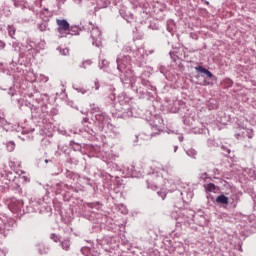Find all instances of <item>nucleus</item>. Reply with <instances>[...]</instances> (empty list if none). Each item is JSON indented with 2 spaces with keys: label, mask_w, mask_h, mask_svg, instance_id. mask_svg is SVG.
Returning a JSON list of instances; mask_svg holds the SVG:
<instances>
[{
  "label": "nucleus",
  "mask_w": 256,
  "mask_h": 256,
  "mask_svg": "<svg viewBox=\"0 0 256 256\" xmlns=\"http://www.w3.org/2000/svg\"><path fill=\"white\" fill-rule=\"evenodd\" d=\"M56 24L58 26L57 31L60 35H65V33H67L71 27L69 22H67L65 19H56Z\"/></svg>",
  "instance_id": "obj_1"
},
{
  "label": "nucleus",
  "mask_w": 256,
  "mask_h": 256,
  "mask_svg": "<svg viewBox=\"0 0 256 256\" xmlns=\"http://www.w3.org/2000/svg\"><path fill=\"white\" fill-rule=\"evenodd\" d=\"M195 70L198 71L199 73H204V75H207L209 79H213L215 77L211 71L207 70L203 66H197L195 67Z\"/></svg>",
  "instance_id": "obj_2"
},
{
  "label": "nucleus",
  "mask_w": 256,
  "mask_h": 256,
  "mask_svg": "<svg viewBox=\"0 0 256 256\" xmlns=\"http://www.w3.org/2000/svg\"><path fill=\"white\" fill-rule=\"evenodd\" d=\"M91 37L93 41H99V39H101V30H99V28H93L91 31Z\"/></svg>",
  "instance_id": "obj_3"
},
{
  "label": "nucleus",
  "mask_w": 256,
  "mask_h": 256,
  "mask_svg": "<svg viewBox=\"0 0 256 256\" xmlns=\"http://www.w3.org/2000/svg\"><path fill=\"white\" fill-rule=\"evenodd\" d=\"M216 202L221 203L222 205H229V198L222 194L216 198Z\"/></svg>",
  "instance_id": "obj_4"
},
{
  "label": "nucleus",
  "mask_w": 256,
  "mask_h": 256,
  "mask_svg": "<svg viewBox=\"0 0 256 256\" xmlns=\"http://www.w3.org/2000/svg\"><path fill=\"white\" fill-rule=\"evenodd\" d=\"M204 189H205L206 193H213L217 190V186L213 183H208V184L204 185Z\"/></svg>",
  "instance_id": "obj_5"
},
{
  "label": "nucleus",
  "mask_w": 256,
  "mask_h": 256,
  "mask_svg": "<svg viewBox=\"0 0 256 256\" xmlns=\"http://www.w3.org/2000/svg\"><path fill=\"white\" fill-rule=\"evenodd\" d=\"M61 245L64 251H69V248L71 247V241H69V239H66L62 241Z\"/></svg>",
  "instance_id": "obj_6"
},
{
  "label": "nucleus",
  "mask_w": 256,
  "mask_h": 256,
  "mask_svg": "<svg viewBox=\"0 0 256 256\" xmlns=\"http://www.w3.org/2000/svg\"><path fill=\"white\" fill-rule=\"evenodd\" d=\"M8 34H9L10 37H12V39H14V37H15V28L13 26L8 27Z\"/></svg>",
  "instance_id": "obj_7"
},
{
  "label": "nucleus",
  "mask_w": 256,
  "mask_h": 256,
  "mask_svg": "<svg viewBox=\"0 0 256 256\" xmlns=\"http://www.w3.org/2000/svg\"><path fill=\"white\" fill-rule=\"evenodd\" d=\"M7 150L8 151H15V142H9L8 144H7Z\"/></svg>",
  "instance_id": "obj_8"
},
{
  "label": "nucleus",
  "mask_w": 256,
  "mask_h": 256,
  "mask_svg": "<svg viewBox=\"0 0 256 256\" xmlns=\"http://www.w3.org/2000/svg\"><path fill=\"white\" fill-rule=\"evenodd\" d=\"M200 179H202V181H207V179H210L211 181V178H209V175L207 173L201 174Z\"/></svg>",
  "instance_id": "obj_9"
},
{
  "label": "nucleus",
  "mask_w": 256,
  "mask_h": 256,
  "mask_svg": "<svg viewBox=\"0 0 256 256\" xmlns=\"http://www.w3.org/2000/svg\"><path fill=\"white\" fill-rule=\"evenodd\" d=\"M225 83H227L229 85V87H233V80L226 78Z\"/></svg>",
  "instance_id": "obj_10"
},
{
  "label": "nucleus",
  "mask_w": 256,
  "mask_h": 256,
  "mask_svg": "<svg viewBox=\"0 0 256 256\" xmlns=\"http://www.w3.org/2000/svg\"><path fill=\"white\" fill-rule=\"evenodd\" d=\"M94 87H95V91H99V80H95L94 81Z\"/></svg>",
  "instance_id": "obj_11"
},
{
  "label": "nucleus",
  "mask_w": 256,
  "mask_h": 256,
  "mask_svg": "<svg viewBox=\"0 0 256 256\" xmlns=\"http://www.w3.org/2000/svg\"><path fill=\"white\" fill-rule=\"evenodd\" d=\"M45 163H49V160H45Z\"/></svg>",
  "instance_id": "obj_12"
},
{
  "label": "nucleus",
  "mask_w": 256,
  "mask_h": 256,
  "mask_svg": "<svg viewBox=\"0 0 256 256\" xmlns=\"http://www.w3.org/2000/svg\"><path fill=\"white\" fill-rule=\"evenodd\" d=\"M205 85H209V83H208V82H205Z\"/></svg>",
  "instance_id": "obj_13"
}]
</instances>
